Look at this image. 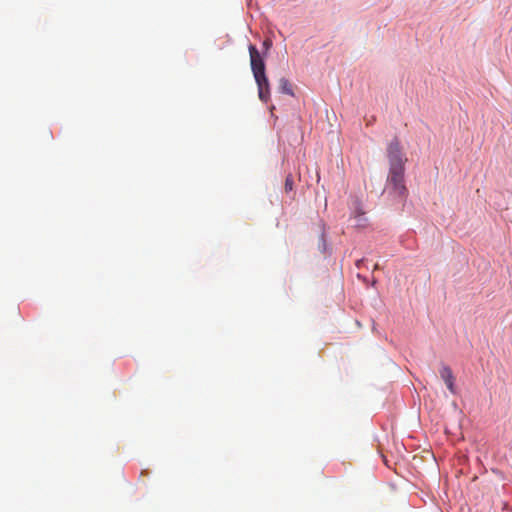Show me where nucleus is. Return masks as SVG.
<instances>
[{
    "label": "nucleus",
    "mask_w": 512,
    "mask_h": 512,
    "mask_svg": "<svg viewBox=\"0 0 512 512\" xmlns=\"http://www.w3.org/2000/svg\"><path fill=\"white\" fill-rule=\"evenodd\" d=\"M387 181L397 196L405 195L407 189L404 183V167L390 168Z\"/></svg>",
    "instance_id": "f257e3e1"
},
{
    "label": "nucleus",
    "mask_w": 512,
    "mask_h": 512,
    "mask_svg": "<svg viewBox=\"0 0 512 512\" xmlns=\"http://www.w3.org/2000/svg\"><path fill=\"white\" fill-rule=\"evenodd\" d=\"M387 156L390 168L404 167L406 159L403 157L400 142L397 138L393 139L387 147Z\"/></svg>",
    "instance_id": "f03ea898"
},
{
    "label": "nucleus",
    "mask_w": 512,
    "mask_h": 512,
    "mask_svg": "<svg viewBox=\"0 0 512 512\" xmlns=\"http://www.w3.org/2000/svg\"><path fill=\"white\" fill-rule=\"evenodd\" d=\"M248 50L253 76L265 73V62L258 49L254 45H249Z\"/></svg>",
    "instance_id": "7ed1b4c3"
},
{
    "label": "nucleus",
    "mask_w": 512,
    "mask_h": 512,
    "mask_svg": "<svg viewBox=\"0 0 512 512\" xmlns=\"http://www.w3.org/2000/svg\"><path fill=\"white\" fill-rule=\"evenodd\" d=\"M254 79L258 87L259 99L262 102L267 103L268 100L270 99V83L266 76V73L256 75Z\"/></svg>",
    "instance_id": "20e7f679"
},
{
    "label": "nucleus",
    "mask_w": 512,
    "mask_h": 512,
    "mask_svg": "<svg viewBox=\"0 0 512 512\" xmlns=\"http://www.w3.org/2000/svg\"><path fill=\"white\" fill-rule=\"evenodd\" d=\"M440 376L443 379V381L445 382L448 390L454 394L456 392L455 384H454L455 378H454L451 368L448 366H443L440 370Z\"/></svg>",
    "instance_id": "39448f33"
},
{
    "label": "nucleus",
    "mask_w": 512,
    "mask_h": 512,
    "mask_svg": "<svg viewBox=\"0 0 512 512\" xmlns=\"http://www.w3.org/2000/svg\"><path fill=\"white\" fill-rule=\"evenodd\" d=\"M279 90H280V92H282L284 94L294 96V92H293L291 83L285 77H282L279 79Z\"/></svg>",
    "instance_id": "423d86ee"
},
{
    "label": "nucleus",
    "mask_w": 512,
    "mask_h": 512,
    "mask_svg": "<svg viewBox=\"0 0 512 512\" xmlns=\"http://www.w3.org/2000/svg\"><path fill=\"white\" fill-rule=\"evenodd\" d=\"M293 185H294L293 177H292V175H288L285 179V185H284L285 192L288 193V192L292 191Z\"/></svg>",
    "instance_id": "0eeeda50"
},
{
    "label": "nucleus",
    "mask_w": 512,
    "mask_h": 512,
    "mask_svg": "<svg viewBox=\"0 0 512 512\" xmlns=\"http://www.w3.org/2000/svg\"><path fill=\"white\" fill-rule=\"evenodd\" d=\"M272 47V41L270 39H265L263 41V48L268 51Z\"/></svg>",
    "instance_id": "6e6552de"
}]
</instances>
